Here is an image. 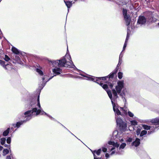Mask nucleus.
<instances>
[{
  "mask_svg": "<svg viewBox=\"0 0 159 159\" xmlns=\"http://www.w3.org/2000/svg\"><path fill=\"white\" fill-rule=\"evenodd\" d=\"M52 65L56 68H53L52 70H60L59 67H65L68 68L76 69V67L73 64L70 55L68 54L62 57L61 59L53 61H51Z\"/></svg>",
  "mask_w": 159,
  "mask_h": 159,
  "instance_id": "obj_1",
  "label": "nucleus"
},
{
  "mask_svg": "<svg viewBox=\"0 0 159 159\" xmlns=\"http://www.w3.org/2000/svg\"><path fill=\"white\" fill-rule=\"evenodd\" d=\"M41 107L40 106L39 101V95L37 98V103L35 102L32 101L30 102L29 106V109H31L32 113L36 112V115L39 114L41 112L40 109Z\"/></svg>",
  "mask_w": 159,
  "mask_h": 159,
  "instance_id": "obj_2",
  "label": "nucleus"
},
{
  "mask_svg": "<svg viewBox=\"0 0 159 159\" xmlns=\"http://www.w3.org/2000/svg\"><path fill=\"white\" fill-rule=\"evenodd\" d=\"M117 124L118 125L119 129L121 131H125L127 127V124L123 121L121 119L118 118L116 120Z\"/></svg>",
  "mask_w": 159,
  "mask_h": 159,
  "instance_id": "obj_3",
  "label": "nucleus"
},
{
  "mask_svg": "<svg viewBox=\"0 0 159 159\" xmlns=\"http://www.w3.org/2000/svg\"><path fill=\"white\" fill-rule=\"evenodd\" d=\"M107 78H108L107 76L103 77H96V79L95 80L94 82L100 85V82L102 83V80H107Z\"/></svg>",
  "mask_w": 159,
  "mask_h": 159,
  "instance_id": "obj_4",
  "label": "nucleus"
},
{
  "mask_svg": "<svg viewBox=\"0 0 159 159\" xmlns=\"http://www.w3.org/2000/svg\"><path fill=\"white\" fill-rule=\"evenodd\" d=\"M111 102L113 105V110L115 112L116 114L119 116V115H122V114H121V113L119 110L118 108H115V104L111 100Z\"/></svg>",
  "mask_w": 159,
  "mask_h": 159,
  "instance_id": "obj_5",
  "label": "nucleus"
},
{
  "mask_svg": "<svg viewBox=\"0 0 159 159\" xmlns=\"http://www.w3.org/2000/svg\"><path fill=\"white\" fill-rule=\"evenodd\" d=\"M146 20L145 17L143 16H139L138 20V23L139 24H143L146 22Z\"/></svg>",
  "mask_w": 159,
  "mask_h": 159,
  "instance_id": "obj_6",
  "label": "nucleus"
},
{
  "mask_svg": "<svg viewBox=\"0 0 159 159\" xmlns=\"http://www.w3.org/2000/svg\"><path fill=\"white\" fill-rule=\"evenodd\" d=\"M62 70H53V73L55 74L54 75L50 77V78L47 79L46 81V82L49 81L54 76H56L57 75H59L61 74V73L62 72Z\"/></svg>",
  "mask_w": 159,
  "mask_h": 159,
  "instance_id": "obj_7",
  "label": "nucleus"
},
{
  "mask_svg": "<svg viewBox=\"0 0 159 159\" xmlns=\"http://www.w3.org/2000/svg\"><path fill=\"white\" fill-rule=\"evenodd\" d=\"M28 118H26V120H25L23 121H21L20 122H18L16 123V124H13V126L15 127L19 128L20 127V125L26 122V121L29 120V119H27Z\"/></svg>",
  "mask_w": 159,
  "mask_h": 159,
  "instance_id": "obj_8",
  "label": "nucleus"
},
{
  "mask_svg": "<svg viewBox=\"0 0 159 159\" xmlns=\"http://www.w3.org/2000/svg\"><path fill=\"white\" fill-rule=\"evenodd\" d=\"M101 151V149H99L98 150H95L93 151L92 152L94 156V159H98L96 156L95 155V153H96L97 155H99L100 154Z\"/></svg>",
  "mask_w": 159,
  "mask_h": 159,
  "instance_id": "obj_9",
  "label": "nucleus"
},
{
  "mask_svg": "<svg viewBox=\"0 0 159 159\" xmlns=\"http://www.w3.org/2000/svg\"><path fill=\"white\" fill-rule=\"evenodd\" d=\"M140 143V139L138 138H137L136 139L135 141H134L132 143V145L136 147H137L139 145Z\"/></svg>",
  "mask_w": 159,
  "mask_h": 159,
  "instance_id": "obj_10",
  "label": "nucleus"
},
{
  "mask_svg": "<svg viewBox=\"0 0 159 159\" xmlns=\"http://www.w3.org/2000/svg\"><path fill=\"white\" fill-rule=\"evenodd\" d=\"M33 113H32V111L30 110L25 112L24 113V114L25 115V117H27V118H28L27 119H29L30 120V118H29L31 117Z\"/></svg>",
  "mask_w": 159,
  "mask_h": 159,
  "instance_id": "obj_11",
  "label": "nucleus"
},
{
  "mask_svg": "<svg viewBox=\"0 0 159 159\" xmlns=\"http://www.w3.org/2000/svg\"><path fill=\"white\" fill-rule=\"evenodd\" d=\"M150 122L151 123L154 124L155 125H159V118H155L152 119Z\"/></svg>",
  "mask_w": 159,
  "mask_h": 159,
  "instance_id": "obj_12",
  "label": "nucleus"
},
{
  "mask_svg": "<svg viewBox=\"0 0 159 159\" xmlns=\"http://www.w3.org/2000/svg\"><path fill=\"white\" fill-rule=\"evenodd\" d=\"M124 18L125 21L126 25L127 26L129 25L131 21V19L130 17V16H125V17H124Z\"/></svg>",
  "mask_w": 159,
  "mask_h": 159,
  "instance_id": "obj_13",
  "label": "nucleus"
},
{
  "mask_svg": "<svg viewBox=\"0 0 159 159\" xmlns=\"http://www.w3.org/2000/svg\"><path fill=\"white\" fill-rule=\"evenodd\" d=\"M100 85L101 86L102 88L105 89L106 91L109 90V89L108 88V85L107 84H103L102 83L100 82Z\"/></svg>",
  "mask_w": 159,
  "mask_h": 159,
  "instance_id": "obj_14",
  "label": "nucleus"
},
{
  "mask_svg": "<svg viewBox=\"0 0 159 159\" xmlns=\"http://www.w3.org/2000/svg\"><path fill=\"white\" fill-rule=\"evenodd\" d=\"M12 52L16 54H18L20 53V51L16 48L13 47L11 48Z\"/></svg>",
  "mask_w": 159,
  "mask_h": 159,
  "instance_id": "obj_15",
  "label": "nucleus"
},
{
  "mask_svg": "<svg viewBox=\"0 0 159 159\" xmlns=\"http://www.w3.org/2000/svg\"><path fill=\"white\" fill-rule=\"evenodd\" d=\"M10 130V128H8L6 130L4 131L2 133L3 136H7L9 133Z\"/></svg>",
  "mask_w": 159,
  "mask_h": 159,
  "instance_id": "obj_16",
  "label": "nucleus"
},
{
  "mask_svg": "<svg viewBox=\"0 0 159 159\" xmlns=\"http://www.w3.org/2000/svg\"><path fill=\"white\" fill-rule=\"evenodd\" d=\"M15 59L19 64H21L22 63V62L20 60V58L18 56H16L15 57Z\"/></svg>",
  "mask_w": 159,
  "mask_h": 159,
  "instance_id": "obj_17",
  "label": "nucleus"
},
{
  "mask_svg": "<svg viewBox=\"0 0 159 159\" xmlns=\"http://www.w3.org/2000/svg\"><path fill=\"white\" fill-rule=\"evenodd\" d=\"M142 127L144 129L147 130H149L151 128H152V127H151V126L146 125H142Z\"/></svg>",
  "mask_w": 159,
  "mask_h": 159,
  "instance_id": "obj_18",
  "label": "nucleus"
},
{
  "mask_svg": "<svg viewBox=\"0 0 159 159\" xmlns=\"http://www.w3.org/2000/svg\"><path fill=\"white\" fill-rule=\"evenodd\" d=\"M122 88H121V87L118 86H116V91L118 94L120 93L121 90L122 89Z\"/></svg>",
  "mask_w": 159,
  "mask_h": 159,
  "instance_id": "obj_19",
  "label": "nucleus"
},
{
  "mask_svg": "<svg viewBox=\"0 0 159 159\" xmlns=\"http://www.w3.org/2000/svg\"><path fill=\"white\" fill-rule=\"evenodd\" d=\"M112 92L114 97L116 98H118L117 91L115 89H112Z\"/></svg>",
  "mask_w": 159,
  "mask_h": 159,
  "instance_id": "obj_20",
  "label": "nucleus"
},
{
  "mask_svg": "<svg viewBox=\"0 0 159 159\" xmlns=\"http://www.w3.org/2000/svg\"><path fill=\"white\" fill-rule=\"evenodd\" d=\"M107 92L110 99L112 100V96L111 93V91L110 90L107 91Z\"/></svg>",
  "mask_w": 159,
  "mask_h": 159,
  "instance_id": "obj_21",
  "label": "nucleus"
},
{
  "mask_svg": "<svg viewBox=\"0 0 159 159\" xmlns=\"http://www.w3.org/2000/svg\"><path fill=\"white\" fill-rule=\"evenodd\" d=\"M118 86L123 88L124 87V82L123 81H119L117 83Z\"/></svg>",
  "mask_w": 159,
  "mask_h": 159,
  "instance_id": "obj_22",
  "label": "nucleus"
},
{
  "mask_svg": "<svg viewBox=\"0 0 159 159\" xmlns=\"http://www.w3.org/2000/svg\"><path fill=\"white\" fill-rule=\"evenodd\" d=\"M64 2L68 8H70L72 6V4L71 2L68 1H64Z\"/></svg>",
  "mask_w": 159,
  "mask_h": 159,
  "instance_id": "obj_23",
  "label": "nucleus"
},
{
  "mask_svg": "<svg viewBox=\"0 0 159 159\" xmlns=\"http://www.w3.org/2000/svg\"><path fill=\"white\" fill-rule=\"evenodd\" d=\"M123 13L124 17H125V16H129V15H127V10L125 9H123Z\"/></svg>",
  "mask_w": 159,
  "mask_h": 159,
  "instance_id": "obj_24",
  "label": "nucleus"
},
{
  "mask_svg": "<svg viewBox=\"0 0 159 159\" xmlns=\"http://www.w3.org/2000/svg\"><path fill=\"white\" fill-rule=\"evenodd\" d=\"M116 74V73L113 72L112 73H111L110 74H109L108 76H108V78H113L115 74Z\"/></svg>",
  "mask_w": 159,
  "mask_h": 159,
  "instance_id": "obj_25",
  "label": "nucleus"
},
{
  "mask_svg": "<svg viewBox=\"0 0 159 159\" xmlns=\"http://www.w3.org/2000/svg\"><path fill=\"white\" fill-rule=\"evenodd\" d=\"M147 133V131L145 130H142L140 134V137H142L143 136L146 134Z\"/></svg>",
  "mask_w": 159,
  "mask_h": 159,
  "instance_id": "obj_26",
  "label": "nucleus"
},
{
  "mask_svg": "<svg viewBox=\"0 0 159 159\" xmlns=\"http://www.w3.org/2000/svg\"><path fill=\"white\" fill-rule=\"evenodd\" d=\"M6 139L5 138H2L1 139V143L2 145H3L6 142Z\"/></svg>",
  "mask_w": 159,
  "mask_h": 159,
  "instance_id": "obj_27",
  "label": "nucleus"
},
{
  "mask_svg": "<svg viewBox=\"0 0 159 159\" xmlns=\"http://www.w3.org/2000/svg\"><path fill=\"white\" fill-rule=\"evenodd\" d=\"M126 144L125 143H122L119 147V149H124L126 146Z\"/></svg>",
  "mask_w": 159,
  "mask_h": 159,
  "instance_id": "obj_28",
  "label": "nucleus"
},
{
  "mask_svg": "<svg viewBox=\"0 0 159 159\" xmlns=\"http://www.w3.org/2000/svg\"><path fill=\"white\" fill-rule=\"evenodd\" d=\"M131 124L133 125H137V121L135 120H131L130 121Z\"/></svg>",
  "mask_w": 159,
  "mask_h": 159,
  "instance_id": "obj_29",
  "label": "nucleus"
},
{
  "mask_svg": "<svg viewBox=\"0 0 159 159\" xmlns=\"http://www.w3.org/2000/svg\"><path fill=\"white\" fill-rule=\"evenodd\" d=\"M9 152V150L7 149H5L3 150V153L6 155Z\"/></svg>",
  "mask_w": 159,
  "mask_h": 159,
  "instance_id": "obj_30",
  "label": "nucleus"
},
{
  "mask_svg": "<svg viewBox=\"0 0 159 159\" xmlns=\"http://www.w3.org/2000/svg\"><path fill=\"white\" fill-rule=\"evenodd\" d=\"M37 72L39 73V74L41 75L42 76L43 75V72L42 70H36Z\"/></svg>",
  "mask_w": 159,
  "mask_h": 159,
  "instance_id": "obj_31",
  "label": "nucleus"
},
{
  "mask_svg": "<svg viewBox=\"0 0 159 159\" xmlns=\"http://www.w3.org/2000/svg\"><path fill=\"white\" fill-rule=\"evenodd\" d=\"M122 73L119 72L118 73V77L119 79H121L122 77Z\"/></svg>",
  "mask_w": 159,
  "mask_h": 159,
  "instance_id": "obj_32",
  "label": "nucleus"
},
{
  "mask_svg": "<svg viewBox=\"0 0 159 159\" xmlns=\"http://www.w3.org/2000/svg\"><path fill=\"white\" fill-rule=\"evenodd\" d=\"M96 77H89L88 78V79L89 80H92V81H93L94 82L95 81V79H96Z\"/></svg>",
  "mask_w": 159,
  "mask_h": 159,
  "instance_id": "obj_33",
  "label": "nucleus"
},
{
  "mask_svg": "<svg viewBox=\"0 0 159 159\" xmlns=\"http://www.w3.org/2000/svg\"><path fill=\"white\" fill-rule=\"evenodd\" d=\"M141 129H140L138 128L136 131V134L137 135L140 134Z\"/></svg>",
  "mask_w": 159,
  "mask_h": 159,
  "instance_id": "obj_34",
  "label": "nucleus"
},
{
  "mask_svg": "<svg viewBox=\"0 0 159 159\" xmlns=\"http://www.w3.org/2000/svg\"><path fill=\"white\" fill-rule=\"evenodd\" d=\"M4 59L6 61H8L10 60V58L8 56L6 55H5Z\"/></svg>",
  "mask_w": 159,
  "mask_h": 159,
  "instance_id": "obj_35",
  "label": "nucleus"
},
{
  "mask_svg": "<svg viewBox=\"0 0 159 159\" xmlns=\"http://www.w3.org/2000/svg\"><path fill=\"white\" fill-rule=\"evenodd\" d=\"M128 115L130 117H133L134 116L133 114L129 111L128 112Z\"/></svg>",
  "mask_w": 159,
  "mask_h": 159,
  "instance_id": "obj_36",
  "label": "nucleus"
},
{
  "mask_svg": "<svg viewBox=\"0 0 159 159\" xmlns=\"http://www.w3.org/2000/svg\"><path fill=\"white\" fill-rule=\"evenodd\" d=\"M7 142L8 144L10 143L11 142V138L10 137H8L7 139Z\"/></svg>",
  "mask_w": 159,
  "mask_h": 159,
  "instance_id": "obj_37",
  "label": "nucleus"
},
{
  "mask_svg": "<svg viewBox=\"0 0 159 159\" xmlns=\"http://www.w3.org/2000/svg\"><path fill=\"white\" fill-rule=\"evenodd\" d=\"M115 142L114 141H109L108 142V143L110 145H114Z\"/></svg>",
  "mask_w": 159,
  "mask_h": 159,
  "instance_id": "obj_38",
  "label": "nucleus"
},
{
  "mask_svg": "<svg viewBox=\"0 0 159 159\" xmlns=\"http://www.w3.org/2000/svg\"><path fill=\"white\" fill-rule=\"evenodd\" d=\"M114 147L118 148L119 146V144L117 143H115V142L114 145L113 146Z\"/></svg>",
  "mask_w": 159,
  "mask_h": 159,
  "instance_id": "obj_39",
  "label": "nucleus"
},
{
  "mask_svg": "<svg viewBox=\"0 0 159 159\" xmlns=\"http://www.w3.org/2000/svg\"><path fill=\"white\" fill-rule=\"evenodd\" d=\"M129 37V34L128 33L127 35L126 38L125 39V42H127Z\"/></svg>",
  "mask_w": 159,
  "mask_h": 159,
  "instance_id": "obj_40",
  "label": "nucleus"
},
{
  "mask_svg": "<svg viewBox=\"0 0 159 159\" xmlns=\"http://www.w3.org/2000/svg\"><path fill=\"white\" fill-rule=\"evenodd\" d=\"M39 114H40L41 115H47V113L45 112H44L43 111H42L41 110V112L39 113Z\"/></svg>",
  "mask_w": 159,
  "mask_h": 159,
  "instance_id": "obj_41",
  "label": "nucleus"
},
{
  "mask_svg": "<svg viewBox=\"0 0 159 159\" xmlns=\"http://www.w3.org/2000/svg\"><path fill=\"white\" fill-rule=\"evenodd\" d=\"M127 42H125V43L124 45L123 51L125 50V48H126V45H127Z\"/></svg>",
  "mask_w": 159,
  "mask_h": 159,
  "instance_id": "obj_42",
  "label": "nucleus"
},
{
  "mask_svg": "<svg viewBox=\"0 0 159 159\" xmlns=\"http://www.w3.org/2000/svg\"><path fill=\"white\" fill-rule=\"evenodd\" d=\"M0 64L2 66H4V62L2 60H0Z\"/></svg>",
  "mask_w": 159,
  "mask_h": 159,
  "instance_id": "obj_43",
  "label": "nucleus"
},
{
  "mask_svg": "<svg viewBox=\"0 0 159 159\" xmlns=\"http://www.w3.org/2000/svg\"><path fill=\"white\" fill-rule=\"evenodd\" d=\"M102 151L103 152H106L107 151V148H106L103 147L102 148Z\"/></svg>",
  "mask_w": 159,
  "mask_h": 159,
  "instance_id": "obj_44",
  "label": "nucleus"
},
{
  "mask_svg": "<svg viewBox=\"0 0 159 159\" xmlns=\"http://www.w3.org/2000/svg\"><path fill=\"white\" fill-rule=\"evenodd\" d=\"M48 77L47 75H44V76L42 78V80L43 81H44L45 79L47 77Z\"/></svg>",
  "mask_w": 159,
  "mask_h": 159,
  "instance_id": "obj_45",
  "label": "nucleus"
},
{
  "mask_svg": "<svg viewBox=\"0 0 159 159\" xmlns=\"http://www.w3.org/2000/svg\"><path fill=\"white\" fill-rule=\"evenodd\" d=\"M4 146L5 147L9 148V150L10 149V145H7V144H5L4 145Z\"/></svg>",
  "mask_w": 159,
  "mask_h": 159,
  "instance_id": "obj_46",
  "label": "nucleus"
},
{
  "mask_svg": "<svg viewBox=\"0 0 159 159\" xmlns=\"http://www.w3.org/2000/svg\"><path fill=\"white\" fill-rule=\"evenodd\" d=\"M123 113L124 115H126L127 114V110L124 109L123 111Z\"/></svg>",
  "mask_w": 159,
  "mask_h": 159,
  "instance_id": "obj_47",
  "label": "nucleus"
},
{
  "mask_svg": "<svg viewBox=\"0 0 159 159\" xmlns=\"http://www.w3.org/2000/svg\"><path fill=\"white\" fill-rule=\"evenodd\" d=\"M132 139L131 138H129L127 139V141L129 142H131L132 141Z\"/></svg>",
  "mask_w": 159,
  "mask_h": 159,
  "instance_id": "obj_48",
  "label": "nucleus"
},
{
  "mask_svg": "<svg viewBox=\"0 0 159 159\" xmlns=\"http://www.w3.org/2000/svg\"><path fill=\"white\" fill-rule=\"evenodd\" d=\"M151 127H152V128H151V129L152 130V129H156L157 127H156V126L155 125V126H151Z\"/></svg>",
  "mask_w": 159,
  "mask_h": 159,
  "instance_id": "obj_49",
  "label": "nucleus"
},
{
  "mask_svg": "<svg viewBox=\"0 0 159 159\" xmlns=\"http://www.w3.org/2000/svg\"><path fill=\"white\" fill-rule=\"evenodd\" d=\"M121 56V57H122V55H121V54H120V57H119V63H120V62L121 61V59L120 58V57Z\"/></svg>",
  "mask_w": 159,
  "mask_h": 159,
  "instance_id": "obj_50",
  "label": "nucleus"
},
{
  "mask_svg": "<svg viewBox=\"0 0 159 159\" xmlns=\"http://www.w3.org/2000/svg\"><path fill=\"white\" fill-rule=\"evenodd\" d=\"M114 84H109V86L112 89L113 87Z\"/></svg>",
  "mask_w": 159,
  "mask_h": 159,
  "instance_id": "obj_51",
  "label": "nucleus"
},
{
  "mask_svg": "<svg viewBox=\"0 0 159 159\" xmlns=\"http://www.w3.org/2000/svg\"><path fill=\"white\" fill-rule=\"evenodd\" d=\"M105 157L107 158H108V157H109V155L107 153H106L105 154Z\"/></svg>",
  "mask_w": 159,
  "mask_h": 159,
  "instance_id": "obj_52",
  "label": "nucleus"
},
{
  "mask_svg": "<svg viewBox=\"0 0 159 159\" xmlns=\"http://www.w3.org/2000/svg\"><path fill=\"white\" fill-rule=\"evenodd\" d=\"M6 159H11L10 156H7Z\"/></svg>",
  "mask_w": 159,
  "mask_h": 159,
  "instance_id": "obj_53",
  "label": "nucleus"
},
{
  "mask_svg": "<svg viewBox=\"0 0 159 159\" xmlns=\"http://www.w3.org/2000/svg\"><path fill=\"white\" fill-rule=\"evenodd\" d=\"M106 83L108 84V86H109V84H112L111 83L109 82L108 81H107Z\"/></svg>",
  "mask_w": 159,
  "mask_h": 159,
  "instance_id": "obj_54",
  "label": "nucleus"
},
{
  "mask_svg": "<svg viewBox=\"0 0 159 159\" xmlns=\"http://www.w3.org/2000/svg\"><path fill=\"white\" fill-rule=\"evenodd\" d=\"M154 131L153 130H152L151 131H148V134H150L151 133L153 132H154Z\"/></svg>",
  "mask_w": 159,
  "mask_h": 159,
  "instance_id": "obj_55",
  "label": "nucleus"
},
{
  "mask_svg": "<svg viewBox=\"0 0 159 159\" xmlns=\"http://www.w3.org/2000/svg\"><path fill=\"white\" fill-rule=\"evenodd\" d=\"M120 110L121 111H123L124 110V108L123 107H120Z\"/></svg>",
  "mask_w": 159,
  "mask_h": 159,
  "instance_id": "obj_56",
  "label": "nucleus"
},
{
  "mask_svg": "<svg viewBox=\"0 0 159 159\" xmlns=\"http://www.w3.org/2000/svg\"><path fill=\"white\" fill-rule=\"evenodd\" d=\"M3 148L2 146H0V151L2 150V149Z\"/></svg>",
  "mask_w": 159,
  "mask_h": 159,
  "instance_id": "obj_57",
  "label": "nucleus"
},
{
  "mask_svg": "<svg viewBox=\"0 0 159 159\" xmlns=\"http://www.w3.org/2000/svg\"><path fill=\"white\" fill-rule=\"evenodd\" d=\"M115 151H112V152H111V153L110 155H112L113 154H114L115 153Z\"/></svg>",
  "mask_w": 159,
  "mask_h": 159,
  "instance_id": "obj_58",
  "label": "nucleus"
},
{
  "mask_svg": "<svg viewBox=\"0 0 159 159\" xmlns=\"http://www.w3.org/2000/svg\"><path fill=\"white\" fill-rule=\"evenodd\" d=\"M10 66V65H9V64H7V65H6V69H7V68Z\"/></svg>",
  "mask_w": 159,
  "mask_h": 159,
  "instance_id": "obj_59",
  "label": "nucleus"
},
{
  "mask_svg": "<svg viewBox=\"0 0 159 159\" xmlns=\"http://www.w3.org/2000/svg\"><path fill=\"white\" fill-rule=\"evenodd\" d=\"M114 149H115V148H114V147H112L110 149V151H111L113 150H114Z\"/></svg>",
  "mask_w": 159,
  "mask_h": 159,
  "instance_id": "obj_60",
  "label": "nucleus"
},
{
  "mask_svg": "<svg viewBox=\"0 0 159 159\" xmlns=\"http://www.w3.org/2000/svg\"><path fill=\"white\" fill-rule=\"evenodd\" d=\"M123 141H124V140L123 139H122L120 140L121 142H122Z\"/></svg>",
  "mask_w": 159,
  "mask_h": 159,
  "instance_id": "obj_61",
  "label": "nucleus"
},
{
  "mask_svg": "<svg viewBox=\"0 0 159 159\" xmlns=\"http://www.w3.org/2000/svg\"><path fill=\"white\" fill-rule=\"evenodd\" d=\"M98 159H102V158L101 157H100V158H99V159L98 158Z\"/></svg>",
  "mask_w": 159,
  "mask_h": 159,
  "instance_id": "obj_62",
  "label": "nucleus"
},
{
  "mask_svg": "<svg viewBox=\"0 0 159 159\" xmlns=\"http://www.w3.org/2000/svg\"><path fill=\"white\" fill-rule=\"evenodd\" d=\"M36 70H39V69H38V68H37V69H36Z\"/></svg>",
  "mask_w": 159,
  "mask_h": 159,
  "instance_id": "obj_63",
  "label": "nucleus"
},
{
  "mask_svg": "<svg viewBox=\"0 0 159 159\" xmlns=\"http://www.w3.org/2000/svg\"><path fill=\"white\" fill-rule=\"evenodd\" d=\"M116 70V72H117V70Z\"/></svg>",
  "mask_w": 159,
  "mask_h": 159,
  "instance_id": "obj_64",
  "label": "nucleus"
}]
</instances>
